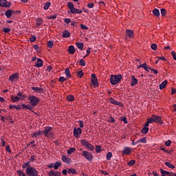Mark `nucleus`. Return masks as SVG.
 I'll return each instance as SVG.
<instances>
[{
    "label": "nucleus",
    "instance_id": "obj_1",
    "mask_svg": "<svg viewBox=\"0 0 176 176\" xmlns=\"http://www.w3.org/2000/svg\"><path fill=\"white\" fill-rule=\"evenodd\" d=\"M122 78L123 76L121 74H118V75H111L110 78V83L113 86H115L116 85H118L120 80H122Z\"/></svg>",
    "mask_w": 176,
    "mask_h": 176
},
{
    "label": "nucleus",
    "instance_id": "obj_2",
    "mask_svg": "<svg viewBox=\"0 0 176 176\" xmlns=\"http://www.w3.org/2000/svg\"><path fill=\"white\" fill-rule=\"evenodd\" d=\"M25 174L28 176H38V170L34 167H28L25 169Z\"/></svg>",
    "mask_w": 176,
    "mask_h": 176
},
{
    "label": "nucleus",
    "instance_id": "obj_3",
    "mask_svg": "<svg viewBox=\"0 0 176 176\" xmlns=\"http://www.w3.org/2000/svg\"><path fill=\"white\" fill-rule=\"evenodd\" d=\"M28 100V101H30V105H32V107H36V105L39 104V101H40L38 98L35 96H30Z\"/></svg>",
    "mask_w": 176,
    "mask_h": 176
},
{
    "label": "nucleus",
    "instance_id": "obj_4",
    "mask_svg": "<svg viewBox=\"0 0 176 176\" xmlns=\"http://www.w3.org/2000/svg\"><path fill=\"white\" fill-rule=\"evenodd\" d=\"M80 144L81 145H83V146H85L86 148H87L89 151H94V146L90 144L89 141L86 140H81Z\"/></svg>",
    "mask_w": 176,
    "mask_h": 176
},
{
    "label": "nucleus",
    "instance_id": "obj_5",
    "mask_svg": "<svg viewBox=\"0 0 176 176\" xmlns=\"http://www.w3.org/2000/svg\"><path fill=\"white\" fill-rule=\"evenodd\" d=\"M82 156L86 159V160H88V162L93 161V154L87 151H83L82 152Z\"/></svg>",
    "mask_w": 176,
    "mask_h": 176
},
{
    "label": "nucleus",
    "instance_id": "obj_6",
    "mask_svg": "<svg viewBox=\"0 0 176 176\" xmlns=\"http://www.w3.org/2000/svg\"><path fill=\"white\" fill-rule=\"evenodd\" d=\"M52 129L53 128L52 126H45L44 131L42 132L44 135L47 138L52 135V133L50 131H52Z\"/></svg>",
    "mask_w": 176,
    "mask_h": 176
},
{
    "label": "nucleus",
    "instance_id": "obj_7",
    "mask_svg": "<svg viewBox=\"0 0 176 176\" xmlns=\"http://www.w3.org/2000/svg\"><path fill=\"white\" fill-rule=\"evenodd\" d=\"M1 8H10L12 2H8V0H0Z\"/></svg>",
    "mask_w": 176,
    "mask_h": 176
},
{
    "label": "nucleus",
    "instance_id": "obj_8",
    "mask_svg": "<svg viewBox=\"0 0 176 176\" xmlns=\"http://www.w3.org/2000/svg\"><path fill=\"white\" fill-rule=\"evenodd\" d=\"M19 73H14L9 76L8 80H10V82H14V80H19Z\"/></svg>",
    "mask_w": 176,
    "mask_h": 176
},
{
    "label": "nucleus",
    "instance_id": "obj_9",
    "mask_svg": "<svg viewBox=\"0 0 176 176\" xmlns=\"http://www.w3.org/2000/svg\"><path fill=\"white\" fill-rule=\"evenodd\" d=\"M140 68H144V69L146 71V72H149V71L152 69V68H151L149 66H148V65H146V63L139 65L138 66V69H140Z\"/></svg>",
    "mask_w": 176,
    "mask_h": 176
},
{
    "label": "nucleus",
    "instance_id": "obj_10",
    "mask_svg": "<svg viewBox=\"0 0 176 176\" xmlns=\"http://www.w3.org/2000/svg\"><path fill=\"white\" fill-rule=\"evenodd\" d=\"M82 134V129L80 128L74 129V135L76 138H79V135Z\"/></svg>",
    "mask_w": 176,
    "mask_h": 176
},
{
    "label": "nucleus",
    "instance_id": "obj_11",
    "mask_svg": "<svg viewBox=\"0 0 176 176\" xmlns=\"http://www.w3.org/2000/svg\"><path fill=\"white\" fill-rule=\"evenodd\" d=\"M110 104H113V105H118V107H124L123 103L121 102H118L113 98H109Z\"/></svg>",
    "mask_w": 176,
    "mask_h": 176
},
{
    "label": "nucleus",
    "instance_id": "obj_12",
    "mask_svg": "<svg viewBox=\"0 0 176 176\" xmlns=\"http://www.w3.org/2000/svg\"><path fill=\"white\" fill-rule=\"evenodd\" d=\"M123 155H130L131 153V148L129 146L124 147L123 151H122Z\"/></svg>",
    "mask_w": 176,
    "mask_h": 176
},
{
    "label": "nucleus",
    "instance_id": "obj_13",
    "mask_svg": "<svg viewBox=\"0 0 176 176\" xmlns=\"http://www.w3.org/2000/svg\"><path fill=\"white\" fill-rule=\"evenodd\" d=\"M49 176H61V173L52 170L48 173Z\"/></svg>",
    "mask_w": 176,
    "mask_h": 176
},
{
    "label": "nucleus",
    "instance_id": "obj_14",
    "mask_svg": "<svg viewBox=\"0 0 176 176\" xmlns=\"http://www.w3.org/2000/svg\"><path fill=\"white\" fill-rule=\"evenodd\" d=\"M32 90L36 91V93H45V90L43 88L38 87H32Z\"/></svg>",
    "mask_w": 176,
    "mask_h": 176
},
{
    "label": "nucleus",
    "instance_id": "obj_15",
    "mask_svg": "<svg viewBox=\"0 0 176 176\" xmlns=\"http://www.w3.org/2000/svg\"><path fill=\"white\" fill-rule=\"evenodd\" d=\"M43 66V60L41 58H37L36 63L34 65V67H37V68H41V67Z\"/></svg>",
    "mask_w": 176,
    "mask_h": 176
},
{
    "label": "nucleus",
    "instance_id": "obj_16",
    "mask_svg": "<svg viewBox=\"0 0 176 176\" xmlns=\"http://www.w3.org/2000/svg\"><path fill=\"white\" fill-rule=\"evenodd\" d=\"M12 13H14V11L10 9L7 10L6 12H5V14L7 19H10V17H12Z\"/></svg>",
    "mask_w": 176,
    "mask_h": 176
},
{
    "label": "nucleus",
    "instance_id": "obj_17",
    "mask_svg": "<svg viewBox=\"0 0 176 176\" xmlns=\"http://www.w3.org/2000/svg\"><path fill=\"white\" fill-rule=\"evenodd\" d=\"M61 160L63 163H66V164H69V162H71L69 157H67L66 155H62Z\"/></svg>",
    "mask_w": 176,
    "mask_h": 176
},
{
    "label": "nucleus",
    "instance_id": "obj_18",
    "mask_svg": "<svg viewBox=\"0 0 176 176\" xmlns=\"http://www.w3.org/2000/svg\"><path fill=\"white\" fill-rule=\"evenodd\" d=\"M82 12V10L78 8H74L72 10H70V13H72L73 14H80Z\"/></svg>",
    "mask_w": 176,
    "mask_h": 176
},
{
    "label": "nucleus",
    "instance_id": "obj_19",
    "mask_svg": "<svg viewBox=\"0 0 176 176\" xmlns=\"http://www.w3.org/2000/svg\"><path fill=\"white\" fill-rule=\"evenodd\" d=\"M36 28H39V27H41V25H42V23H43V19H41V18H38L36 20Z\"/></svg>",
    "mask_w": 176,
    "mask_h": 176
},
{
    "label": "nucleus",
    "instance_id": "obj_20",
    "mask_svg": "<svg viewBox=\"0 0 176 176\" xmlns=\"http://www.w3.org/2000/svg\"><path fill=\"white\" fill-rule=\"evenodd\" d=\"M125 32L128 35L129 38H133L134 36V31L132 30H126Z\"/></svg>",
    "mask_w": 176,
    "mask_h": 176
},
{
    "label": "nucleus",
    "instance_id": "obj_21",
    "mask_svg": "<svg viewBox=\"0 0 176 176\" xmlns=\"http://www.w3.org/2000/svg\"><path fill=\"white\" fill-rule=\"evenodd\" d=\"M138 83V80L135 78V76H131V86H135Z\"/></svg>",
    "mask_w": 176,
    "mask_h": 176
},
{
    "label": "nucleus",
    "instance_id": "obj_22",
    "mask_svg": "<svg viewBox=\"0 0 176 176\" xmlns=\"http://www.w3.org/2000/svg\"><path fill=\"white\" fill-rule=\"evenodd\" d=\"M62 36L63 38H69V36H71V33L68 30H64Z\"/></svg>",
    "mask_w": 176,
    "mask_h": 176
},
{
    "label": "nucleus",
    "instance_id": "obj_23",
    "mask_svg": "<svg viewBox=\"0 0 176 176\" xmlns=\"http://www.w3.org/2000/svg\"><path fill=\"white\" fill-rule=\"evenodd\" d=\"M41 134H43V132L41 131H39L38 132L33 133L32 134V138H38V137H39V135H41Z\"/></svg>",
    "mask_w": 176,
    "mask_h": 176
},
{
    "label": "nucleus",
    "instance_id": "obj_24",
    "mask_svg": "<svg viewBox=\"0 0 176 176\" xmlns=\"http://www.w3.org/2000/svg\"><path fill=\"white\" fill-rule=\"evenodd\" d=\"M68 52L69 54H74L75 53V47L74 45H69L68 47Z\"/></svg>",
    "mask_w": 176,
    "mask_h": 176
},
{
    "label": "nucleus",
    "instance_id": "obj_25",
    "mask_svg": "<svg viewBox=\"0 0 176 176\" xmlns=\"http://www.w3.org/2000/svg\"><path fill=\"white\" fill-rule=\"evenodd\" d=\"M153 14H154V16H155L156 17H160V11L159 10V9L155 8L153 10Z\"/></svg>",
    "mask_w": 176,
    "mask_h": 176
},
{
    "label": "nucleus",
    "instance_id": "obj_26",
    "mask_svg": "<svg viewBox=\"0 0 176 176\" xmlns=\"http://www.w3.org/2000/svg\"><path fill=\"white\" fill-rule=\"evenodd\" d=\"M154 122L157 123L158 124H163V120H162V117L158 116L157 118L154 119Z\"/></svg>",
    "mask_w": 176,
    "mask_h": 176
},
{
    "label": "nucleus",
    "instance_id": "obj_27",
    "mask_svg": "<svg viewBox=\"0 0 176 176\" xmlns=\"http://www.w3.org/2000/svg\"><path fill=\"white\" fill-rule=\"evenodd\" d=\"M164 164L165 166H166V167H168V168H171L172 170H174V168H175V166H174L173 164L170 163L169 162H166Z\"/></svg>",
    "mask_w": 176,
    "mask_h": 176
},
{
    "label": "nucleus",
    "instance_id": "obj_28",
    "mask_svg": "<svg viewBox=\"0 0 176 176\" xmlns=\"http://www.w3.org/2000/svg\"><path fill=\"white\" fill-rule=\"evenodd\" d=\"M67 173L68 174H74V175H76V174H78V172L75 168H69Z\"/></svg>",
    "mask_w": 176,
    "mask_h": 176
},
{
    "label": "nucleus",
    "instance_id": "obj_29",
    "mask_svg": "<svg viewBox=\"0 0 176 176\" xmlns=\"http://www.w3.org/2000/svg\"><path fill=\"white\" fill-rule=\"evenodd\" d=\"M167 86V80L163 81L160 85V90H163Z\"/></svg>",
    "mask_w": 176,
    "mask_h": 176
},
{
    "label": "nucleus",
    "instance_id": "obj_30",
    "mask_svg": "<svg viewBox=\"0 0 176 176\" xmlns=\"http://www.w3.org/2000/svg\"><path fill=\"white\" fill-rule=\"evenodd\" d=\"M160 173L162 174V176H170V172L167 170H164L163 169H160Z\"/></svg>",
    "mask_w": 176,
    "mask_h": 176
},
{
    "label": "nucleus",
    "instance_id": "obj_31",
    "mask_svg": "<svg viewBox=\"0 0 176 176\" xmlns=\"http://www.w3.org/2000/svg\"><path fill=\"white\" fill-rule=\"evenodd\" d=\"M65 74L67 76V79L68 78H71V71H69V69L68 67L65 69Z\"/></svg>",
    "mask_w": 176,
    "mask_h": 176
},
{
    "label": "nucleus",
    "instance_id": "obj_32",
    "mask_svg": "<svg viewBox=\"0 0 176 176\" xmlns=\"http://www.w3.org/2000/svg\"><path fill=\"white\" fill-rule=\"evenodd\" d=\"M76 45L80 50H83V46H85V44L83 43H76Z\"/></svg>",
    "mask_w": 176,
    "mask_h": 176
},
{
    "label": "nucleus",
    "instance_id": "obj_33",
    "mask_svg": "<svg viewBox=\"0 0 176 176\" xmlns=\"http://www.w3.org/2000/svg\"><path fill=\"white\" fill-rule=\"evenodd\" d=\"M148 131H149V127L144 126L141 130L142 134H148Z\"/></svg>",
    "mask_w": 176,
    "mask_h": 176
},
{
    "label": "nucleus",
    "instance_id": "obj_34",
    "mask_svg": "<svg viewBox=\"0 0 176 176\" xmlns=\"http://www.w3.org/2000/svg\"><path fill=\"white\" fill-rule=\"evenodd\" d=\"M91 82L93 86H98V80L97 78H91Z\"/></svg>",
    "mask_w": 176,
    "mask_h": 176
},
{
    "label": "nucleus",
    "instance_id": "obj_35",
    "mask_svg": "<svg viewBox=\"0 0 176 176\" xmlns=\"http://www.w3.org/2000/svg\"><path fill=\"white\" fill-rule=\"evenodd\" d=\"M67 100L69 101V102H72V101L75 100V96L69 95L67 96Z\"/></svg>",
    "mask_w": 176,
    "mask_h": 176
},
{
    "label": "nucleus",
    "instance_id": "obj_36",
    "mask_svg": "<svg viewBox=\"0 0 176 176\" xmlns=\"http://www.w3.org/2000/svg\"><path fill=\"white\" fill-rule=\"evenodd\" d=\"M50 5H52V3H50V1H47L44 4V7H43L44 10H47V9H49V8H50Z\"/></svg>",
    "mask_w": 176,
    "mask_h": 176
},
{
    "label": "nucleus",
    "instance_id": "obj_37",
    "mask_svg": "<svg viewBox=\"0 0 176 176\" xmlns=\"http://www.w3.org/2000/svg\"><path fill=\"white\" fill-rule=\"evenodd\" d=\"M28 167H32L31 166V162H30V161L26 162L22 166V168H27Z\"/></svg>",
    "mask_w": 176,
    "mask_h": 176
},
{
    "label": "nucleus",
    "instance_id": "obj_38",
    "mask_svg": "<svg viewBox=\"0 0 176 176\" xmlns=\"http://www.w3.org/2000/svg\"><path fill=\"white\" fill-rule=\"evenodd\" d=\"M12 102H19L20 101V98L19 96H12L11 97Z\"/></svg>",
    "mask_w": 176,
    "mask_h": 176
},
{
    "label": "nucleus",
    "instance_id": "obj_39",
    "mask_svg": "<svg viewBox=\"0 0 176 176\" xmlns=\"http://www.w3.org/2000/svg\"><path fill=\"white\" fill-rule=\"evenodd\" d=\"M138 144H146V138H142L138 140Z\"/></svg>",
    "mask_w": 176,
    "mask_h": 176
},
{
    "label": "nucleus",
    "instance_id": "obj_40",
    "mask_svg": "<svg viewBox=\"0 0 176 176\" xmlns=\"http://www.w3.org/2000/svg\"><path fill=\"white\" fill-rule=\"evenodd\" d=\"M60 166H61V162H56L54 164V170H58V167H60Z\"/></svg>",
    "mask_w": 176,
    "mask_h": 176
},
{
    "label": "nucleus",
    "instance_id": "obj_41",
    "mask_svg": "<svg viewBox=\"0 0 176 176\" xmlns=\"http://www.w3.org/2000/svg\"><path fill=\"white\" fill-rule=\"evenodd\" d=\"M16 173L19 176H28L27 173H24V172H23L21 170H16Z\"/></svg>",
    "mask_w": 176,
    "mask_h": 176
},
{
    "label": "nucleus",
    "instance_id": "obj_42",
    "mask_svg": "<svg viewBox=\"0 0 176 176\" xmlns=\"http://www.w3.org/2000/svg\"><path fill=\"white\" fill-rule=\"evenodd\" d=\"M17 96L19 97V98H20V100H24L25 98V96L24 95H23V92L19 91L17 94Z\"/></svg>",
    "mask_w": 176,
    "mask_h": 176
},
{
    "label": "nucleus",
    "instance_id": "obj_43",
    "mask_svg": "<svg viewBox=\"0 0 176 176\" xmlns=\"http://www.w3.org/2000/svg\"><path fill=\"white\" fill-rule=\"evenodd\" d=\"M79 63H80V65H81V67L86 66V62L85 61V59H83V58L80 59Z\"/></svg>",
    "mask_w": 176,
    "mask_h": 176
},
{
    "label": "nucleus",
    "instance_id": "obj_44",
    "mask_svg": "<svg viewBox=\"0 0 176 176\" xmlns=\"http://www.w3.org/2000/svg\"><path fill=\"white\" fill-rule=\"evenodd\" d=\"M67 6H68L69 9L70 10V12H71V10H72L73 9L75 8L74 3H72V2H69L67 3Z\"/></svg>",
    "mask_w": 176,
    "mask_h": 176
},
{
    "label": "nucleus",
    "instance_id": "obj_45",
    "mask_svg": "<svg viewBox=\"0 0 176 176\" xmlns=\"http://www.w3.org/2000/svg\"><path fill=\"white\" fill-rule=\"evenodd\" d=\"M160 12H161V15L163 16V17H165L166 14H167V12L166 11V9L164 8H162L160 10Z\"/></svg>",
    "mask_w": 176,
    "mask_h": 176
},
{
    "label": "nucleus",
    "instance_id": "obj_46",
    "mask_svg": "<svg viewBox=\"0 0 176 176\" xmlns=\"http://www.w3.org/2000/svg\"><path fill=\"white\" fill-rule=\"evenodd\" d=\"M84 75L83 71L77 72V78H82Z\"/></svg>",
    "mask_w": 176,
    "mask_h": 176
},
{
    "label": "nucleus",
    "instance_id": "obj_47",
    "mask_svg": "<svg viewBox=\"0 0 176 176\" xmlns=\"http://www.w3.org/2000/svg\"><path fill=\"white\" fill-rule=\"evenodd\" d=\"M128 166H134L135 164V160H131L129 162H127Z\"/></svg>",
    "mask_w": 176,
    "mask_h": 176
},
{
    "label": "nucleus",
    "instance_id": "obj_48",
    "mask_svg": "<svg viewBox=\"0 0 176 176\" xmlns=\"http://www.w3.org/2000/svg\"><path fill=\"white\" fill-rule=\"evenodd\" d=\"M120 120L122 121V122H124V124H127V123H129V121H127V118H126V117H121L120 118Z\"/></svg>",
    "mask_w": 176,
    "mask_h": 176
},
{
    "label": "nucleus",
    "instance_id": "obj_49",
    "mask_svg": "<svg viewBox=\"0 0 176 176\" xmlns=\"http://www.w3.org/2000/svg\"><path fill=\"white\" fill-rule=\"evenodd\" d=\"M53 45H54L53 41H47V47H48L50 49H52V47H53Z\"/></svg>",
    "mask_w": 176,
    "mask_h": 176
},
{
    "label": "nucleus",
    "instance_id": "obj_50",
    "mask_svg": "<svg viewBox=\"0 0 176 176\" xmlns=\"http://www.w3.org/2000/svg\"><path fill=\"white\" fill-rule=\"evenodd\" d=\"M111 158H112V153L111 152L107 153V160L109 161V160H111Z\"/></svg>",
    "mask_w": 176,
    "mask_h": 176
},
{
    "label": "nucleus",
    "instance_id": "obj_51",
    "mask_svg": "<svg viewBox=\"0 0 176 176\" xmlns=\"http://www.w3.org/2000/svg\"><path fill=\"white\" fill-rule=\"evenodd\" d=\"M76 148H70L68 151H67V154L68 155H71V153H74V152H75Z\"/></svg>",
    "mask_w": 176,
    "mask_h": 176
},
{
    "label": "nucleus",
    "instance_id": "obj_52",
    "mask_svg": "<svg viewBox=\"0 0 176 176\" xmlns=\"http://www.w3.org/2000/svg\"><path fill=\"white\" fill-rule=\"evenodd\" d=\"M3 31L5 34H8V32H10L11 29L10 28H3Z\"/></svg>",
    "mask_w": 176,
    "mask_h": 176
},
{
    "label": "nucleus",
    "instance_id": "obj_53",
    "mask_svg": "<svg viewBox=\"0 0 176 176\" xmlns=\"http://www.w3.org/2000/svg\"><path fill=\"white\" fill-rule=\"evenodd\" d=\"M151 47L152 50H157V45L156 43H153Z\"/></svg>",
    "mask_w": 176,
    "mask_h": 176
},
{
    "label": "nucleus",
    "instance_id": "obj_54",
    "mask_svg": "<svg viewBox=\"0 0 176 176\" xmlns=\"http://www.w3.org/2000/svg\"><path fill=\"white\" fill-rule=\"evenodd\" d=\"M64 23H65V24H69V23H71V19L69 18H65L63 19Z\"/></svg>",
    "mask_w": 176,
    "mask_h": 176
},
{
    "label": "nucleus",
    "instance_id": "obj_55",
    "mask_svg": "<svg viewBox=\"0 0 176 176\" xmlns=\"http://www.w3.org/2000/svg\"><path fill=\"white\" fill-rule=\"evenodd\" d=\"M47 19L49 20H52V19H57V14H54V15H50L47 16Z\"/></svg>",
    "mask_w": 176,
    "mask_h": 176
},
{
    "label": "nucleus",
    "instance_id": "obj_56",
    "mask_svg": "<svg viewBox=\"0 0 176 176\" xmlns=\"http://www.w3.org/2000/svg\"><path fill=\"white\" fill-rule=\"evenodd\" d=\"M96 153H100V152H101V146H96Z\"/></svg>",
    "mask_w": 176,
    "mask_h": 176
},
{
    "label": "nucleus",
    "instance_id": "obj_57",
    "mask_svg": "<svg viewBox=\"0 0 176 176\" xmlns=\"http://www.w3.org/2000/svg\"><path fill=\"white\" fill-rule=\"evenodd\" d=\"M78 123H79V129H82V127H84V124H83V120H78Z\"/></svg>",
    "mask_w": 176,
    "mask_h": 176
},
{
    "label": "nucleus",
    "instance_id": "obj_58",
    "mask_svg": "<svg viewBox=\"0 0 176 176\" xmlns=\"http://www.w3.org/2000/svg\"><path fill=\"white\" fill-rule=\"evenodd\" d=\"M58 80L59 82H61L63 83V82H65V80H67V78L63 76H60L59 77Z\"/></svg>",
    "mask_w": 176,
    "mask_h": 176
},
{
    "label": "nucleus",
    "instance_id": "obj_59",
    "mask_svg": "<svg viewBox=\"0 0 176 176\" xmlns=\"http://www.w3.org/2000/svg\"><path fill=\"white\" fill-rule=\"evenodd\" d=\"M30 42H35L36 41V36H32L30 38Z\"/></svg>",
    "mask_w": 176,
    "mask_h": 176
},
{
    "label": "nucleus",
    "instance_id": "obj_60",
    "mask_svg": "<svg viewBox=\"0 0 176 176\" xmlns=\"http://www.w3.org/2000/svg\"><path fill=\"white\" fill-rule=\"evenodd\" d=\"M108 122H109L110 123H115V118H113L112 116H111L108 119Z\"/></svg>",
    "mask_w": 176,
    "mask_h": 176
},
{
    "label": "nucleus",
    "instance_id": "obj_61",
    "mask_svg": "<svg viewBox=\"0 0 176 176\" xmlns=\"http://www.w3.org/2000/svg\"><path fill=\"white\" fill-rule=\"evenodd\" d=\"M164 144L166 146H170V145H171V140H168L167 141L165 142Z\"/></svg>",
    "mask_w": 176,
    "mask_h": 176
},
{
    "label": "nucleus",
    "instance_id": "obj_62",
    "mask_svg": "<svg viewBox=\"0 0 176 176\" xmlns=\"http://www.w3.org/2000/svg\"><path fill=\"white\" fill-rule=\"evenodd\" d=\"M99 171L101 173V174H103V175H109V173L106 170H100Z\"/></svg>",
    "mask_w": 176,
    "mask_h": 176
},
{
    "label": "nucleus",
    "instance_id": "obj_63",
    "mask_svg": "<svg viewBox=\"0 0 176 176\" xmlns=\"http://www.w3.org/2000/svg\"><path fill=\"white\" fill-rule=\"evenodd\" d=\"M21 105H22V109H26L28 110V106L25 104H23V103H21Z\"/></svg>",
    "mask_w": 176,
    "mask_h": 176
},
{
    "label": "nucleus",
    "instance_id": "obj_64",
    "mask_svg": "<svg viewBox=\"0 0 176 176\" xmlns=\"http://www.w3.org/2000/svg\"><path fill=\"white\" fill-rule=\"evenodd\" d=\"M80 28L82 30H89V28H87V26H86L85 25H83V24H80Z\"/></svg>",
    "mask_w": 176,
    "mask_h": 176
}]
</instances>
